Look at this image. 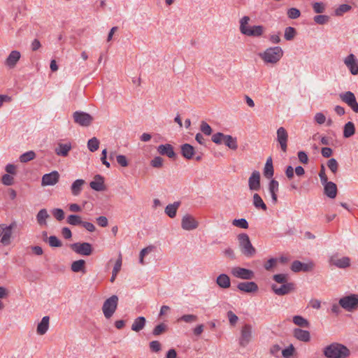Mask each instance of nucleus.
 <instances>
[{
	"instance_id": "1",
	"label": "nucleus",
	"mask_w": 358,
	"mask_h": 358,
	"mask_svg": "<svg viewBox=\"0 0 358 358\" xmlns=\"http://www.w3.org/2000/svg\"><path fill=\"white\" fill-rule=\"evenodd\" d=\"M323 354L327 358H348L350 350L343 344L333 343L323 349Z\"/></svg>"
},
{
	"instance_id": "2",
	"label": "nucleus",
	"mask_w": 358,
	"mask_h": 358,
	"mask_svg": "<svg viewBox=\"0 0 358 358\" xmlns=\"http://www.w3.org/2000/svg\"><path fill=\"white\" fill-rule=\"evenodd\" d=\"M238 248L241 254L246 257H252L255 255L257 251L251 243L249 236L247 234L242 233L237 236Z\"/></svg>"
},
{
	"instance_id": "3",
	"label": "nucleus",
	"mask_w": 358,
	"mask_h": 358,
	"mask_svg": "<svg viewBox=\"0 0 358 358\" xmlns=\"http://www.w3.org/2000/svg\"><path fill=\"white\" fill-rule=\"evenodd\" d=\"M283 51L279 46L267 48L259 57L266 63L275 64L282 57Z\"/></svg>"
},
{
	"instance_id": "4",
	"label": "nucleus",
	"mask_w": 358,
	"mask_h": 358,
	"mask_svg": "<svg viewBox=\"0 0 358 358\" xmlns=\"http://www.w3.org/2000/svg\"><path fill=\"white\" fill-rule=\"evenodd\" d=\"M118 300L117 296L113 295L103 302L102 311L106 319H110L113 315L117 307Z\"/></svg>"
},
{
	"instance_id": "5",
	"label": "nucleus",
	"mask_w": 358,
	"mask_h": 358,
	"mask_svg": "<svg viewBox=\"0 0 358 358\" xmlns=\"http://www.w3.org/2000/svg\"><path fill=\"white\" fill-rule=\"evenodd\" d=\"M339 305L347 311H353L358 308V294H351L339 299Z\"/></svg>"
},
{
	"instance_id": "6",
	"label": "nucleus",
	"mask_w": 358,
	"mask_h": 358,
	"mask_svg": "<svg viewBox=\"0 0 358 358\" xmlns=\"http://www.w3.org/2000/svg\"><path fill=\"white\" fill-rule=\"evenodd\" d=\"M16 227L15 222H13L10 225L5 224H0V242L3 245H8L11 243L13 229Z\"/></svg>"
},
{
	"instance_id": "7",
	"label": "nucleus",
	"mask_w": 358,
	"mask_h": 358,
	"mask_svg": "<svg viewBox=\"0 0 358 358\" xmlns=\"http://www.w3.org/2000/svg\"><path fill=\"white\" fill-rule=\"evenodd\" d=\"M231 274L236 278L246 280H251L255 277L253 271L240 266L232 267L231 268Z\"/></svg>"
},
{
	"instance_id": "8",
	"label": "nucleus",
	"mask_w": 358,
	"mask_h": 358,
	"mask_svg": "<svg viewBox=\"0 0 358 358\" xmlns=\"http://www.w3.org/2000/svg\"><path fill=\"white\" fill-rule=\"evenodd\" d=\"M73 117L74 122L81 127H89L94 120L91 115L83 111L74 112Z\"/></svg>"
},
{
	"instance_id": "9",
	"label": "nucleus",
	"mask_w": 358,
	"mask_h": 358,
	"mask_svg": "<svg viewBox=\"0 0 358 358\" xmlns=\"http://www.w3.org/2000/svg\"><path fill=\"white\" fill-rule=\"evenodd\" d=\"M252 327L249 324L243 326L241 330V336L239 338V344L242 347L247 346L252 340Z\"/></svg>"
},
{
	"instance_id": "10",
	"label": "nucleus",
	"mask_w": 358,
	"mask_h": 358,
	"mask_svg": "<svg viewBox=\"0 0 358 358\" xmlns=\"http://www.w3.org/2000/svg\"><path fill=\"white\" fill-rule=\"evenodd\" d=\"M70 248L76 253L84 256H90L93 251L92 245L85 242L73 243Z\"/></svg>"
},
{
	"instance_id": "11",
	"label": "nucleus",
	"mask_w": 358,
	"mask_h": 358,
	"mask_svg": "<svg viewBox=\"0 0 358 358\" xmlns=\"http://www.w3.org/2000/svg\"><path fill=\"white\" fill-rule=\"evenodd\" d=\"M339 96L341 101L348 104L355 113H358V103L352 92L348 91L340 94Z\"/></svg>"
},
{
	"instance_id": "12",
	"label": "nucleus",
	"mask_w": 358,
	"mask_h": 358,
	"mask_svg": "<svg viewBox=\"0 0 358 358\" xmlns=\"http://www.w3.org/2000/svg\"><path fill=\"white\" fill-rule=\"evenodd\" d=\"M199 227V222L189 214L185 215L181 220V227L186 231L196 229Z\"/></svg>"
},
{
	"instance_id": "13",
	"label": "nucleus",
	"mask_w": 358,
	"mask_h": 358,
	"mask_svg": "<svg viewBox=\"0 0 358 358\" xmlns=\"http://www.w3.org/2000/svg\"><path fill=\"white\" fill-rule=\"evenodd\" d=\"M343 63L352 75L358 74V59L354 54L351 53L345 57Z\"/></svg>"
},
{
	"instance_id": "14",
	"label": "nucleus",
	"mask_w": 358,
	"mask_h": 358,
	"mask_svg": "<svg viewBox=\"0 0 358 358\" xmlns=\"http://www.w3.org/2000/svg\"><path fill=\"white\" fill-rule=\"evenodd\" d=\"M271 289L278 296H283L289 294L294 289V284L292 282L284 283L278 287L275 284L271 285Z\"/></svg>"
},
{
	"instance_id": "15",
	"label": "nucleus",
	"mask_w": 358,
	"mask_h": 358,
	"mask_svg": "<svg viewBox=\"0 0 358 358\" xmlns=\"http://www.w3.org/2000/svg\"><path fill=\"white\" fill-rule=\"evenodd\" d=\"M59 179V174L57 171H53L50 173L43 176L41 185L43 187L52 186L56 185Z\"/></svg>"
},
{
	"instance_id": "16",
	"label": "nucleus",
	"mask_w": 358,
	"mask_h": 358,
	"mask_svg": "<svg viewBox=\"0 0 358 358\" xmlns=\"http://www.w3.org/2000/svg\"><path fill=\"white\" fill-rule=\"evenodd\" d=\"M329 262L339 268H346L350 266V259L348 257H340L337 255L331 256Z\"/></svg>"
},
{
	"instance_id": "17",
	"label": "nucleus",
	"mask_w": 358,
	"mask_h": 358,
	"mask_svg": "<svg viewBox=\"0 0 358 358\" xmlns=\"http://www.w3.org/2000/svg\"><path fill=\"white\" fill-rule=\"evenodd\" d=\"M277 141L280 145L282 151L286 152L287 148L288 134L286 129L281 127L277 130Z\"/></svg>"
},
{
	"instance_id": "18",
	"label": "nucleus",
	"mask_w": 358,
	"mask_h": 358,
	"mask_svg": "<svg viewBox=\"0 0 358 358\" xmlns=\"http://www.w3.org/2000/svg\"><path fill=\"white\" fill-rule=\"evenodd\" d=\"M248 186L252 191H258L260 189V173L258 171H252L248 179Z\"/></svg>"
},
{
	"instance_id": "19",
	"label": "nucleus",
	"mask_w": 358,
	"mask_h": 358,
	"mask_svg": "<svg viewBox=\"0 0 358 358\" xmlns=\"http://www.w3.org/2000/svg\"><path fill=\"white\" fill-rule=\"evenodd\" d=\"M314 268V264L313 262L302 263L300 261H294L291 266V269L294 272L303 271H310Z\"/></svg>"
},
{
	"instance_id": "20",
	"label": "nucleus",
	"mask_w": 358,
	"mask_h": 358,
	"mask_svg": "<svg viewBox=\"0 0 358 358\" xmlns=\"http://www.w3.org/2000/svg\"><path fill=\"white\" fill-rule=\"evenodd\" d=\"M238 290L245 293H254L258 291V285L253 281L239 282L237 285Z\"/></svg>"
},
{
	"instance_id": "21",
	"label": "nucleus",
	"mask_w": 358,
	"mask_h": 358,
	"mask_svg": "<svg viewBox=\"0 0 358 358\" xmlns=\"http://www.w3.org/2000/svg\"><path fill=\"white\" fill-rule=\"evenodd\" d=\"M21 57V54L17 50H13L5 60V65L9 69H13Z\"/></svg>"
},
{
	"instance_id": "22",
	"label": "nucleus",
	"mask_w": 358,
	"mask_h": 358,
	"mask_svg": "<svg viewBox=\"0 0 358 358\" xmlns=\"http://www.w3.org/2000/svg\"><path fill=\"white\" fill-rule=\"evenodd\" d=\"M293 336L296 339L305 343L309 342L310 340V332L300 328L294 329Z\"/></svg>"
},
{
	"instance_id": "23",
	"label": "nucleus",
	"mask_w": 358,
	"mask_h": 358,
	"mask_svg": "<svg viewBox=\"0 0 358 358\" xmlns=\"http://www.w3.org/2000/svg\"><path fill=\"white\" fill-rule=\"evenodd\" d=\"M90 187L97 192L105 190L104 178L100 175H96L94 180L90 183Z\"/></svg>"
},
{
	"instance_id": "24",
	"label": "nucleus",
	"mask_w": 358,
	"mask_h": 358,
	"mask_svg": "<svg viewBox=\"0 0 358 358\" xmlns=\"http://www.w3.org/2000/svg\"><path fill=\"white\" fill-rule=\"evenodd\" d=\"M50 327V317L44 316L36 327V333L39 336H43L47 333Z\"/></svg>"
},
{
	"instance_id": "25",
	"label": "nucleus",
	"mask_w": 358,
	"mask_h": 358,
	"mask_svg": "<svg viewBox=\"0 0 358 358\" xmlns=\"http://www.w3.org/2000/svg\"><path fill=\"white\" fill-rule=\"evenodd\" d=\"M324 185V192L330 199H334L337 195V186L333 182H327L322 183Z\"/></svg>"
},
{
	"instance_id": "26",
	"label": "nucleus",
	"mask_w": 358,
	"mask_h": 358,
	"mask_svg": "<svg viewBox=\"0 0 358 358\" xmlns=\"http://www.w3.org/2000/svg\"><path fill=\"white\" fill-rule=\"evenodd\" d=\"M158 152L162 155H166L169 158H174L176 153L173 150V148L171 144H162L157 148Z\"/></svg>"
},
{
	"instance_id": "27",
	"label": "nucleus",
	"mask_w": 358,
	"mask_h": 358,
	"mask_svg": "<svg viewBox=\"0 0 358 358\" xmlns=\"http://www.w3.org/2000/svg\"><path fill=\"white\" fill-rule=\"evenodd\" d=\"M71 144L70 143H59L55 148V152L58 156L66 157L69 155V151L71 150Z\"/></svg>"
},
{
	"instance_id": "28",
	"label": "nucleus",
	"mask_w": 358,
	"mask_h": 358,
	"mask_svg": "<svg viewBox=\"0 0 358 358\" xmlns=\"http://www.w3.org/2000/svg\"><path fill=\"white\" fill-rule=\"evenodd\" d=\"M268 190L271 195L273 203L275 204L278 202L277 193L279 190L278 182L274 179H272L268 184Z\"/></svg>"
},
{
	"instance_id": "29",
	"label": "nucleus",
	"mask_w": 358,
	"mask_h": 358,
	"mask_svg": "<svg viewBox=\"0 0 358 358\" xmlns=\"http://www.w3.org/2000/svg\"><path fill=\"white\" fill-rule=\"evenodd\" d=\"M85 184V181L83 179L76 180L71 186V192L74 196H78L82 189L83 185Z\"/></svg>"
},
{
	"instance_id": "30",
	"label": "nucleus",
	"mask_w": 358,
	"mask_h": 358,
	"mask_svg": "<svg viewBox=\"0 0 358 358\" xmlns=\"http://www.w3.org/2000/svg\"><path fill=\"white\" fill-rule=\"evenodd\" d=\"M216 283L220 288L227 289L231 286L229 277L224 273H222L217 277Z\"/></svg>"
},
{
	"instance_id": "31",
	"label": "nucleus",
	"mask_w": 358,
	"mask_h": 358,
	"mask_svg": "<svg viewBox=\"0 0 358 358\" xmlns=\"http://www.w3.org/2000/svg\"><path fill=\"white\" fill-rule=\"evenodd\" d=\"M181 154L187 159H191L194 155V148L189 143L181 145Z\"/></svg>"
},
{
	"instance_id": "32",
	"label": "nucleus",
	"mask_w": 358,
	"mask_h": 358,
	"mask_svg": "<svg viewBox=\"0 0 358 358\" xmlns=\"http://www.w3.org/2000/svg\"><path fill=\"white\" fill-rule=\"evenodd\" d=\"M264 31V28L263 26L255 25L250 27L244 35L247 36L259 37L263 34Z\"/></svg>"
},
{
	"instance_id": "33",
	"label": "nucleus",
	"mask_w": 358,
	"mask_h": 358,
	"mask_svg": "<svg viewBox=\"0 0 358 358\" xmlns=\"http://www.w3.org/2000/svg\"><path fill=\"white\" fill-rule=\"evenodd\" d=\"M180 206V201H175L173 203L169 204L165 208V213L171 218H173L176 215L177 210Z\"/></svg>"
},
{
	"instance_id": "34",
	"label": "nucleus",
	"mask_w": 358,
	"mask_h": 358,
	"mask_svg": "<svg viewBox=\"0 0 358 358\" xmlns=\"http://www.w3.org/2000/svg\"><path fill=\"white\" fill-rule=\"evenodd\" d=\"M71 269L73 272L78 273L82 272L83 273H85V261L83 259L76 260L72 262L71 266Z\"/></svg>"
},
{
	"instance_id": "35",
	"label": "nucleus",
	"mask_w": 358,
	"mask_h": 358,
	"mask_svg": "<svg viewBox=\"0 0 358 358\" xmlns=\"http://www.w3.org/2000/svg\"><path fill=\"white\" fill-rule=\"evenodd\" d=\"M146 320L144 317H138L134 320L132 325L131 330L136 332H138L142 330L145 325Z\"/></svg>"
},
{
	"instance_id": "36",
	"label": "nucleus",
	"mask_w": 358,
	"mask_h": 358,
	"mask_svg": "<svg viewBox=\"0 0 358 358\" xmlns=\"http://www.w3.org/2000/svg\"><path fill=\"white\" fill-rule=\"evenodd\" d=\"M274 170L273 166V162L271 157H268L266 162L264 169V175L266 178H271L273 176Z\"/></svg>"
},
{
	"instance_id": "37",
	"label": "nucleus",
	"mask_w": 358,
	"mask_h": 358,
	"mask_svg": "<svg viewBox=\"0 0 358 358\" xmlns=\"http://www.w3.org/2000/svg\"><path fill=\"white\" fill-rule=\"evenodd\" d=\"M50 217V215L46 209L43 208L38 211L36 215V220L39 225H46V220Z\"/></svg>"
},
{
	"instance_id": "38",
	"label": "nucleus",
	"mask_w": 358,
	"mask_h": 358,
	"mask_svg": "<svg viewBox=\"0 0 358 358\" xmlns=\"http://www.w3.org/2000/svg\"><path fill=\"white\" fill-rule=\"evenodd\" d=\"M224 143L229 148L233 150H236L238 148V143L236 138L233 137L230 135H225L224 138Z\"/></svg>"
},
{
	"instance_id": "39",
	"label": "nucleus",
	"mask_w": 358,
	"mask_h": 358,
	"mask_svg": "<svg viewBox=\"0 0 358 358\" xmlns=\"http://www.w3.org/2000/svg\"><path fill=\"white\" fill-rule=\"evenodd\" d=\"M292 321L294 324L302 328H309L310 327V322L308 320L300 315L294 316Z\"/></svg>"
},
{
	"instance_id": "40",
	"label": "nucleus",
	"mask_w": 358,
	"mask_h": 358,
	"mask_svg": "<svg viewBox=\"0 0 358 358\" xmlns=\"http://www.w3.org/2000/svg\"><path fill=\"white\" fill-rule=\"evenodd\" d=\"M355 133V124L352 122H347L344 126L343 136L345 138H350Z\"/></svg>"
},
{
	"instance_id": "41",
	"label": "nucleus",
	"mask_w": 358,
	"mask_h": 358,
	"mask_svg": "<svg viewBox=\"0 0 358 358\" xmlns=\"http://www.w3.org/2000/svg\"><path fill=\"white\" fill-rule=\"evenodd\" d=\"M250 18L249 16H243L242 18H241L239 23L240 27L239 29L242 34H245L246 31H248V29L250 28L249 22H250Z\"/></svg>"
},
{
	"instance_id": "42",
	"label": "nucleus",
	"mask_w": 358,
	"mask_h": 358,
	"mask_svg": "<svg viewBox=\"0 0 358 358\" xmlns=\"http://www.w3.org/2000/svg\"><path fill=\"white\" fill-rule=\"evenodd\" d=\"M253 205L256 208H261L263 210H266L267 209V207L264 203V201L262 200L261 196L257 193H255L253 195Z\"/></svg>"
},
{
	"instance_id": "43",
	"label": "nucleus",
	"mask_w": 358,
	"mask_h": 358,
	"mask_svg": "<svg viewBox=\"0 0 358 358\" xmlns=\"http://www.w3.org/2000/svg\"><path fill=\"white\" fill-rule=\"evenodd\" d=\"M66 222L69 224L77 226L82 225L83 221L80 215H70L67 217Z\"/></svg>"
},
{
	"instance_id": "44",
	"label": "nucleus",
	"mask_w": 358,
	"mask_h": 358,
	"mask_svg": "<svg viewBox=\"0 0 358 358\" xmlns=\"http://www.w3.org/2000/svg\"><path fill=\"white\" fill-rule=\"evenodd\" d=\"M35 157L36 153L34 151L31 150L21 155L20 157V161L22 163H26L35 159Z\"/></svg>"
},
{
	"instance_id": "45",
	"label": "nucleus",
	"mask_w": 358,
	"mask_h": 358,
	"mask_svg": "<svg viewBox=\"0 0 358 358\" xmlns=\"http://www.w3.org/2000/svg\"><path fill=\"white\" fill-rule=\"evenodd\" d=\"M351 9V6L348 4H341L335 10V15L342 16L344 13L350 11Z\"/></svg>"
},
{
	"instance_id": "46",
	"label": "nucleus",
	"mask_w": 358,
	"mask_h": 358,
	"mask_svg": "<svg viewBox=\"0 0 358 358\" xmlns=\"http://www.w3.org/2000/svg\"><path fill=\"white\" fill-rule=\"evenodd\" d=\"M99 141L96 138L93 137L90 139L87 142V148L91 152H95L99 149Z\"/></svg>"
},
{
	"instance_id": "47",
	"label": "nucleus",
	"mask_w": 358,
	"mask_h": 358,
	"mask_svg": "<svg viewBox=\"0 0 358 358\" xmlns=\"http://www.w3.org/2000/svg\"><path fill=\"white\" fill-rule=\"evenodd\" d=\"M313 11L315 13H322L326 10V4L323 2H314L312 3Z\"/></svg>"
},
{
	"instance_id": "48",
	"label": "nucleus",
	"mask_w": 358,
	"mask_h": 358,
	"mask_svg": "<svg viewBox=\"0 0 358 358\" xmlns=\"http://www.w3.org/2000/svg\"><path fill=\"white\" fill-rule=\"evenodd\" d=\"M296 34V29L294 27H288L285 30L284 37L287 41H292Z\"/></svg>"
},
{
	"instance_id": "49",
	"label": "nucleus",
	"mask_w": 358,
	"mask_h": 358,
	"mask_svg": "<svg viewBox=\"0 0 358 358\" xmlns=\"http://www.w3.org/2000/svg\"><path fill=\"white\" fill-rule=\"evenodd\" d=\"M48 244L52 248H59L62 246V241L55 236H50L48 240Z\"/></svg>"
},
{
	"instance_id": "50",
	"label": "nucleus",
	"mask_w": 358,
	"mask_h": 358,
	"mask_svg": "<svg viewBox=\"0 0 358 358\" xmlns=\"http://www.w3.org/2000/svg\"><path fill=\"white\" fill-rule=\"evenodd\" d=\"M273 279L275 282L284 284L288 283V275L285 273L275 274L273 276Z\"/></svg>"
},
{
	"instance_id": "51",
	"label": "nucleus",
	"mask_w": 358,
	"mask_h": 358,
	"mask_svg": "<svg viewBox=\"0 0 358 358\" xmlns=\"http://www.w3.org/2000/svg\"><path fill=\"white\" fill-rule=\"evenodd\" d=\"M232 224L241 229L248 228V222L245 218L235 219L232 221Z\"/></svg>"
},
{
	"instance_id": "52",
	"label": "nucleus",
	"mask_w": 358,
	"mask_h": 358,
	"mask_svg": "<svg viewBox=\"0 0 358 358\" xmlns=\"http://www.w3.org/2000/svg\"><path fill=\"white\" fill-rule=\"evenodd\" d=\"M313 20L316 24L322 25L327 23L329 21V17L325 15H315Z\"/></svg>"
},
{
	"instance_id": "53",
	"label": "nucleus",
	"mask_w": 358,
	"mask_h": 358,
	"mask_svg": "<svg viewBox=\"0 0 358 358\" xmlns=\"http://www.w3.org/2000/svg\"><path fill=\"white\" fill-rule=\"evenodd\" d=\"M222 253L226 258H228L230 260H235L236 259V255L234 249L230 247L225 248L222 251Z\"/></svg>"
},
{
	"instance_id": "54",
	"label": "nucleus",
	"mask_w": 358,
	"mask_h": 358,
	"mask_svg": "<svg viewBox=\"0 0 358 358\" xmlns=\"http://www.w3.org/2000/svg\"><path fill=\"white\" fill-rule=\"evenodd\" d=\"M295 351V348L292 344L289 345L287 348L282 350V355L284 358H290Z\"/></svg>"
},
{
	"instance_id": "55",
	"label": "nucleus",
	"mask_w": 358,
	"mask_h": 358,
	"mask_svg": "<svg viewBox=\"0 0 358 358\" xmlns=\"http://www.w3.org/2000/svg\"><path fill=\"white\" fill-rule=\"evenodd\" d=\"M197 316L195 315L188 314V315H184L182 317H180L178 320L183 321L186 323H192L197 321Z\"/></svg>"
},
{
	"instance_id": "56",
	"label": "nucleus",
	"mask_w": 358,
	"mask_h": 358,
	"mask_svg": "<svg viewBox=\"0 0 358 358\" xmlns=\"http://www.w3.org/2000/svg\"><path fill=\"white\" fill-rule=\"evenodd\" d=\"M167 326L164 323H161L155 327L152 331V334L154 336H159L165 332Z\"/></svg>"
},
{
	"instance_id": "57",
	"label": "nucleus",
	"mask_w": 358,
	"mask_h": 358,
	"mask_svg": "<svg viewBox=\"0 0 358 358\" xmlns=\"http://www.w3.org/2000/svg\"><path fill=\"white\" fill-rule=\"evenodd\" d=\"M152 250H153L152 246H148V247H146V248H143V250H141V251L140 252V255H139V262L141 264H142V265L144 264V257L147 254L152 252Z\"/></svg>"
},
{
	"instance_id": "58",
	"label": "nucleus",
	"mask_w": 358,
	"mask_h": 358,
	"mask_svg": "<svg viewBox=\"0 0 358 358\" xmlns=\"http://www.w3.org/2000/svg\"><path fill=\"white\" fill-rule=\"evenodd\" d=\"M327 166L334 174L336 173V172L338 171V164L337 161L334 158H331L328 161Z\"/></svg>"
},
{
	"instance_id": "59",
	"label": "nucleus",
	"mask_w": 358,
	"mask_h": 358,
	"mask_svg": "<svg viewBox=\"0 0 358 358\" xmlns=\"http://www.w3.org/2000/svg\"><path fill=\"white\" fill-rule=\"evenodd\" d=\"M225 134L217 132L213 135L212 136V141L216 144H221L224 143V138Z\"/></svg>"
},
{
	"instance_id": "60",
	"label": "nucleus",
	"mask_w": 358,
	"mask_h": 358,
	"mask_svg": "<svg viewBox=\"0 0 358 358\" xmlns=\"http://www.w3.org/2000/svg\"><path fill=\"white\" fill-rule=\"evenodd\" d=\"M301 15V12L296 8H291L287 10L288 17L290 19H296Z\"/></svg>"
},
{
	"instance_id": "61",
	"label": "nucleus",
	"mask_w": 358,
	"mask_h": 358,
	"mask_svg": "<svg viewBox=\"0 0 358 358\" xmlns=\"http://www.w3.org/2000/svg\"><path fill=\"white\" fill-rule=\"evenodd\" d=\"M150 349L153 352H159L162 349V345L158 341H152L149 344Z\"/></svg>"
},
{
	"instance_id": "62",
	"label": "nucleus",
	"mask_w": 358,
	"mask_h": 358,
	"mask_svg": "<svg viewBox=\"0 0 358 358\" xmlns=\"http://www.w3.org/2000/svg\"><path fill=\"white\" fill-rule=\"evenodd\" d=\"M52 213L56 220L61 221L64 218V210L61 208H55L52 210Z\"/></svg>"
},
{
	"instance_id": "63",
	"label": "nucleus",
	"mask_w": 358,
	"mask_h": 358,
	"mask_svg": "<svg viewBox=\"0 0 358 358\" xmlns=\"http://www.w3.org/2000/svg\"><path fill=\"white\" fill-rule=\"evenodd\" d=\"M200 129L204 134L207 136H210L212 133V129L210 126L204 121L201 122Z\"/></svg>"
},
{
	"instance_id": "64",
	"label": "nucleus",
	"mask_w": 358,
	"mask_h": 358,
	"mask_svg": "<svg viewBox=\"0 0 358 358\" xmlns=\"http://www.w3.org/2000/svg\"><path fill=\"white\" fill-rule=\"evenodd\" d=\"M164 159L161 157H155L150 162V164L155 168H161L163 166Z\"/></svg>"
}]
</instances>
